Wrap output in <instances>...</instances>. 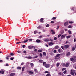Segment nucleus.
I'll return each instance as SVG.
<instances>
[{"mask_svg":"<svg viewBox=\"0 0 76 76\" xmlns=\"http://www.w3.org/2000/svg\"><path fill=\"white\" fill-rule=\"evenodd\" d=\"M70 60L71 61H72L73 63H74L76 61V56L73 57V58H70Z\"/></svg>","mask_w":76,"mask_h":76,"instance_id":"1","label":"nucleus"},{"mask_svg":"<svg viewBox=\"0 0 76 76\" xmlns=\"http://www.w3.org/2000/svg\"><path fill=\"white\" fill-rule=\"evenodd\" d=\"M61 55L60 54H57L55 57V59H56V60H58V59H59V58H60V57H59V56H60Z\"/></svg>","mask_w":76,"mask_h":76,"instance_id":"2","label":"nucleus"},{"mask_svg":"<svg viewBox=\"0 0 76 76\" xmlns=\"http://www.w3.org/2000/svg\"><path fill=\"white\" fill-rule=\"evenodd\" d=\"M75 72V71L73 69H71V74L72 76H75V74H74V72Z\"/></svg>","mask_w":76,"mask_h":76,"instance_id":"3","label":"nucleus"},{"mask_svg":"<svg viewBox=\"0 0 76 76\" xmlns=\"http://www.w3.org/2000/svg\"><path fill=\"white\" fill-rule=\"evenodd\" d=\"M50 64H46L44 65V66L46 68H49V67H50Z\"/></svg>","mask_w":76,"mask_h":76,"instance_id":"4","label":"nucleus"},{"mask_svg":"<svg viewBox=\"0 0 76 76\" xmlns=\"http://www.w3.org/2000/svg\"><path fill=\"white\" fill-rule=\"evenodd\" d=\"M64 47L65 49H67L69 47V45H66L64 46Z\"/></svg>","mask_w":76,"mask_h":76,"instance_id":"5","label":"nucleus"},{"mask_svg":"<svg viewBox=\"0 0 76 76\" xmlns=\"http://www.w3.org/2000/svg\"><path fill=\"white\" fill-rule=\"evenodd\" d=\"M28 48H29V49H32L33 48H34V49H35V48L34 46H28Z\"/></svg>","mask_w":76,"mask_h":76,"instance_id":"6","label":"nucleus"},{"mask_svg":"<svg viewBox=\"0 0 76 76\" xmlns=\"http://www.w3.org/2000/svg\"><path fill=\"white\" fill-rule=\"evenodd\" d=\"M69 23V22H66L64 23V26H67V25H68V24Z\"/></svg>","mask_w":76,"mask_h":76,"instance_id":"7","label":"nucleus"},{"mask_svg":"<svg viewBox=\"0 0 76 76\" xmlns=\"http://www.w3.org/2000/svg\"><path fill=\"white\" fill-rule=\"evenodd\" d=\"M51 32L52 33V34L53 35L54 34H56V32L54 31V30H51Z\"/></svg>","mask_w":76,"mask_h":76,"instance_id":"8","label":"nucleus"},{"mask_svg":"<svg viewBox=\"0 0 76 76\" xmlns=\"http://www.w3.org/2000/svg\"><path fill=\"white\" fill-rule=\"evenodd\" d=\"M58 53H61V51H62V49H61V48H60L58 49Z\"/></svg>","mask_w":76,"mask_h":76,"instance_id":"9","label":"nucleus"},{"mask_svg":"<svg viewBox=\"0 0 76 76\" xmlns=\"http://www.w3.org/2000/svg\"><path fill=\"white\" fill-rule=\"evenodd\" d=\"M69 63L67 62L65 64V67H69Z\"/></svg>","mask_w":76,"mask_h":76,"instance_id":"10","label":"nucleus"},{"mask_svg":"<svg viewBox=\"0 0 76 76\" xmlns=\"http://www.w3.org/2000/svg\"><path fill=\"white\" fill-rule=\"evenodd\" d=\"M26 71L28 72H29V73H30V74H31V75H32V74H33L34 73V72H33L31 71H29L27 70Z\"/></svg>","mask_w":76,"mask_h":76,"instance_id":"11","label":"nucleus"},{"mask_svg":"<svg viewBox=\"0 0 76 76\" xmlns=\"http://www.w3.org/2000/svg\"><path fill=\"white\" fill-rule=\"evenodd\" d=\"M15 73H11L10 74V76H15Z\"/></svg>","mask_w":76,"mask_h":76,"instance_id":"12","label":"nucleus"},{"mask_svg":"<svg viewBox=\"0 0 76 76\" xmlns=\"http://www.w3.org/2000/svg\"><path fill=\"white\" fill-rule=\"evenodd\" d=\"M49 45L50 46H51L52 45H54V43L52 42H50V43H49Z\"/></svg>","mask_w":76,"mask_h":76,"instance_id":"13","label":"nucleus"},{"mask_svg":"<svg viewBox=\"0 0 76 76\" xmlns=\"http://www.w3.org/2000/svg\"><path fill=\"white\" fill-rule=\"evenodd\" d=\"M17 69L18 70H21L22 69V67L21 66H18L17 68Z\"/></svg>","mask_w":76,"mask_h":76,"instance_id":"14","label":"nucleus"},{"mask_svg":"<svg viewBox=\"0 0 76 76\" xmlns=\"http://www.w3.org/2000/svg\"><path fill=\"white\" fill-rule=\"evenodd\" d=\"M26 58H28V59H32V56H28V57H26Z\"/></svg>","mask_w":76,"mask_h":76,"instance_id":"15","label":"nucleus"},{"mask_svg":"<svg viewBox=\"0 0 76 76\" xmlns=\"http://www.w3.org/2000/svg\"><path fill=\"white\" fill-rule=\"evenodd\" d=\"M40 22H42V23H43L44 22V21H43V20H44V18H42L40 19Z\"/></svg>","mask_w":76,"mask_h":76,"instance_id":"16","label":"nucleus"},{"mask_svg":"<svg viewBox=\"0 0 76 76\" xmlns=\"http://www.w3.org/2000/svg\"><path fill=\"white\" fill-rule=\"evenodd\" d=\"M64 38H65V35H63L61 36V39H64Z\"/></svg>","mask_w":76,"mask_h":76,"instance_id":"17","label":"nucleus"},{"mask_svg":"<svg viewBox=\"0 0 76 76\" xmlns=\"http://www.w3.org/2000/svg\"><path fill=\"white\" fill-rule=\"evenodd\" d=\"M70 52H69L67 53L66 54V56H69L71 54Z\"/></svg>","mask_w":76,"mask_h":76,"instance_id":"18","label":"nucleus"},{"mask_svg":"<svg viewBox=\"0 0 76 76\" xmlns=\"http://www.w3.org/2000/svg\"><path fill=\"white\" fill-rule=\"evenodd\" d=\"M28 41V39H26L23 42H22L23 43H25L26 42H27Z\"/></svg>","mask_w":76,"mask_h":76,"instance_id":"19","label":"nucleus"},{"mask_svg":"<svg viewBox=\"0 0 76 76\" xmlns=\"http://www.w3.org/2000/svg\"><path fill=\"white\" fill-rule=\"evenodd\" d=\"M36 42H37L38 43H39L41 42V41L40 40L38 39L36 40Z\"/></svg>","mask_w":76,"mask_h":76,"instance_id":"20","label":"nucleus"},{"mask_svg":"<svg viewBox=\"0 0 76 76\" xmlns=\"http://www.w3.org/2000/svg\"><path fill=\"white\" fill-rule=\"evenodd\" d=\"M54 47L55 49H58V48H59V46L58 45H56Z\"/></svg>","mask_w":76,"mask_h":76,"instance_id":"21","label":"nucleus"},{"mask_svg":"<svg viewBox=\"0 0 76 76\" xmlns=\"http://www.w3.org/2000/svg\"><path fill=\"white\" fill-rule=\"evenodd\" d=\"M30 65H31V67H33V66H34V64L33 63H31L30 64Z\"/></svg>","mask_w":76,"mask_h":76,"instance_id":"22","label":"nucleus"},{"mask_svg":"<svg viewBox=\"0 0 76 76\" xmlns=\"http://www.w3.org/2000/svg\"><path fill=\"white\" fill-rule=\"evenodd\" d=\"M44 41H45V42H48L50 41V40L49 39H45L44 40Z\"/></svg>","mask_w":76,"mask_h":76,"instance_id":"23","label":"nucleus"},{"mask_svg":"<svg viewBox=\"0 0 76 76\" xmlns=\"http://www.w3.org/2000/svg\"><path fill=\"white\" fill-rule=\"evenodd\" d=\"M63 33H64V31H61L60 32V33L61 34H63Z\"/></svg>","mask_w":76,"mask_h":76,"instance_id":"24","label":"nucleus"},{"mask_svg":"<svg viewBox=\"0 0 76 76\" xmlns=\"http://www.w3.org/2000/svg\"><path fill=\"white\" fill-rule=\"evenodd\" d=\"M24 70H25V66H23L22 68V72H23V71H24Z\"/></svg>","mask_w":76,"mask_h":76,"instance_id":"25","label":"nucleus"},{"mask_svg":"<svg viewBox=\"0 0 76 76\" xmlns=\"http://www.w3.org/2000/svg\"><path fill=\"white\" fill-rule=\"evenodd\" d=\"M1 73L2 75L4 74V71L1 70Z\"/></svg>","mask_w":76,"mask_h":76,"instance_id":"26","label":"nucleus"},{"mask_svg":"<svg viewBox=\"0 0 76 76\" xmlns=\"http://www.w3.org/2000/svg\"><path fill=\"white\" fill-rule=\"evenodd\" d=\"M42 50H38V52L39 53L42 52Z\"/></svg>","mask_w":76,"mask_h":76,"instance_id":"27","label":"nucleus"},{"mask_svg":"<svg viewBox=\"0 0 76 76\" xmlns=\"http://www.w3.org/2000/svg\"><path fill=\"white\" fill-rule=\"evenodd\" d=\"M39 62H40V63H42L43 62V60H39Z\"/></svg>","mask_w":76,"mask_h":76,"instance_id":"28","label":"nucleus"},{"mask_svg":"<svg viewBox=\"0 0 76 76\" xmlns=\"http://www.w3.org/2000/svg\"><path fill=\"white\" fill-rule=\"evenodd\" d=\"M60 66V63H57L56 66L57 67H58Z\"/></svg>","mask_w":76,"mask_h":76,"instance_id":"29","label":"nucleus"},{"mask_svg":"<svg viewBox=\"0 0 76 76\" xmlns=\"http://www.w3.org/2000/svg\"><path fill=\"white\" fill-rule=\"evenodd\" d=\"M61 48H62V49H63V50H64V48H64V46H61Z\"/></svg>","mask_w":76,"mask_h":76,"instance_id":"30","label":"nucleus"},{"mask_svg":"<svg viewBox=\"0 0 76 76\" xmlns=\"http://www.w3.org/2000/svg\"><path fill=\"white\" fill-rule=\"evenodd\" d=\"M43 55H44V56H46V53H45V52H43Z\"/></svg>","mask_w":76,"mask_h":76,"instance_id":"31","label":"nucleus"},{"mask_svg":"<svg viewBox=\"0 0 76 76\" xmlns=\"http://www.w3.org/2000/svg\"><path fill=\"white\" fill-rule=\"evenodd\" d=\"M34 70L35 73H37V72H38V70H37V69H34Z\"/></svg>","mask_w":76,"mask_h":76,"instance_id":"32","label":"nucleus"},{"mask_svg":"<svg viewBox=\"0 0 76 76\" xmlns=\"http://www.w3.org/2000/svg\"><path fill=\"white\" fill-rule=\"evenodd\" d=\"M75 47H72V51H75Z\"/></svg>","mask_w":76,"mask_h":76,"instance_id":"33","label":"nucleus"},{"mask_svg":"<svg viewBox=\"0 0 76 76\" xmlns=\"http://www.w3.org/2000/svg\"><path fill=\"white\" fill-rule=\"evenodd\" d=\"M70 36H66V38H67V39H69V38H70Z\"/></svg>","mask_w":76,"mask_h":76,"instance_id":"34","label":"nucleus"},{"mask_svg":"<svg viewBox=\"0 0 76 76\" xmlns=\"http://www.w3.org/2000/svg\"><path fill=\"white\" fill-rule=\"evenodd\" d=\"M11 60H13L14 59V57H12L10 58Z\"/></svg>","mask_w":76,"mask_h":76,"instance_id":"35","label":"nucleus"},{"mask_svg":"<svg viewBox=\"0 0 76 76\" xmlns=\"http://www.w3.org/2000/svg\"><path fill=\"white\" fill-rule=\"evenodd\" d=\"M50 56H53L54 55V53H50Z\"/></svg>","mask_w":76,"mask_h":76,"instance_id":"36","label":"nucleus"},{"mask_svg":"<svg viewBox=\"0 0 76 76\" xmlns=\"http://www.w3.org/2000/svg\"><path fill=\"white\" fill-rule=\"evenodd\" d=\"M49 41H51V42H53V40L52 39H50L49 40Z\"/></svg>","mask_w":76,"mask_h":76,"instance_id":"37","label":"nucleus"},{"mask_svg":"<svg viewBox=\"0 0 76 76\" xmlns=\"http://www.w3.org/2000/svg\"><path fill=\"white\" fill-rule=\"evenodd\" d=\"M58 75H59V76L61 75V73L60 72H59V73H58Z\"/></svg>","mask_w":76,"mask_h":76,"instance_id":"38","label":"nucleus"},{"mask_svg":"<svg viewBox=\"0 0 76 76\" xmlns=\"http://www.w3.org/2000/svg\"><path fill=\"white\" fill-rule=\"evenodd\" d=\"M26 47V46L24 45H23L22 46V47H23V48H25Z\"/></svg>","mask_w":76,"mask_h":76,"instance_id":"39","label":"nucleus"},{"mask_svg":"<svg viewBox=\"0 0 76 76\" xmlns=\"http://www.w3.org/2000/svg\"><path fill=\"white\" fill-rule=\"evenodd\" d=\"M46 62H43V65H45L46 64Z\"/></svg>","mask_w":76,"mask_h":76,"instance_id":"40","label":"nucleus"},{"mask_svg":"<svg viewBox=\"0 0 76 76\" xmlns=\"http://www.w3.org/2000/svg\"><path fill=\"white\" fill-rule=\"evenodd\" d=\"M68 32H69V35H71V31H68Z\"/></svg>","mask_w":76,"mask_h":76,"instance_id":"41","label":"nucleus"},{"mask_svg":"<svg viewBox=\"0 0 76 76\" xmlns=\"http://www.w3.org/2000/svg\"><path fill=\"white\" fill-rule=\"evenodd\" d=\"M46 27H49V26H50V25L48 24H47L46 25Z\"/></svg>","mask_w":76,"mask_h":76,"instance_id":"42","label":"nucleus"},{"mask_svg":"<svg viewBox=\"0 0 76 76\" xmlns=\"http://www.w3.org/2000/svg\"><path fill=\"white\" fill-rule=\"evenodd\" d=\"M28 40H29L30 42L32 41V39H28Z\"/></svg>","mask_w":76,"mask_h":76,"instance_id":"43","label":"nucleus"},{"mask_svg":"<svg viewBox=\"0 0 76 76\" xmlns=\"http://www.w3.org/2000/svg\"><path fill=\"white\" fill-rule=\"evenodd\" d=\"M61 34H60L58 35V38H60V37H61Z\"/></svg>","mask_w":76,"mask_h":76,"instance_id":"44","label":"nucleus"},{"mask_svg":"<svg viewBox=\"0 0 76 76\" xmlns=\"http://www.w3.org/2000/svg\"><path fill=\"white\" fill-rule=\"evenodd\" d=\"M64 70H66V68H63L62 69V71H64Z\"/></svg>","mask_w":76,"mask_h":76,"instance_id":"45","label":"nucleus"},{"mask_svg":"<svg viewBox=\"0 0 76 76\" xmlns=\"http://www.w3.org/2000/svg\"><path fill=\"white\" fill-rule=\"evenodd\" d=\"M66 72H67V70H65L64 72H63V73H64V74H66Z\"/></svg>","mask_w":76,"mask_h":76,"instance_id":"46","label":"nucleus"},{"mask_svg":"<svg viewBox=\"0 0 76 76\" xmlns=\"http://www.w3.org/2000/svg\"><path fill=\"white\" fill-rule=\"evenodd\" d=\"M21 42H17L16 44H20V43H21Z\"/></svg>","mask_w":76,"mask_h":76,"instance_id":"47","label":"nucleus"},{"mask_svg":"<svg viewBox=\"0 0 76 76\" xmlns=\"http://www.w3.org/2000/svg\"><path fill=\"white\" fill-rule=\"evenodd\" d=\"M39 56H40V57H42V53H40L39 54Z\"/></svg>","mask_w":76,"mask_h":76,"instance_id":"48","label":"nucleus"},{"mask_svg":"<svg viewBox=\"0 0 76 76\" xmlns=\"http://www.w3.org/2000/svg\"><path fill=\"white\" fill-rule=\"evenodd\" d=\"M38 33V32L37 31H35L34 32V33L35 34H37Z\"/></svg>","mask_w":76,"mask_h":76,"instance_id":"49","label":"nucleus"},{"mask_svg":"<svg viewBox=\"0 0 76 76\" xmlns=\"http://www.w3.org/2000/svg\"><path fill=\"white\" fill-rule=\"evenodd\" d=\"M69 23H73L74 22L73 21H69Z\"/></svg>","mask_w":76,"mask_h":76,"instance_id":"50","label":"nucleus"},{"mask_svg":"<svg viewBox=\"0 0 76 76\" xmlns=\"http://www.w3.org/2000/svg\"><path fill=\"white\" fill-rule=\"evenodd\" d=\"M68 27L69 28H72V25H69Z\"/></svg>","mask_w":76,"mask_h":76,"instance_id":"51","label":"nucleus"},{"mask_svg":"<svg viewBox=\"0 0 76 76\" xmlns=\"http://www.w3.org/2000/svg\"><path fill=\"white\" fill-rule=\"evenodd\" d=\"M56 52H57L56 50H55L53 51V52L54 53H56Z\"/></svg>","mask_w":76,"mask_h":76,"instance_id":"52","label":"nucleus"},{"mask_svg":"<svg viewBox=\"0 0 76 76\" xmlns=\"http://www.w3.org/2000/svg\"><path fill=\"white\" fill-rule=\"evenodd\" d=\"M38 57V56H34L33 57V58H37Z\"/></svg>","mask_w":76,"mask_h":76,"instance_id":"53","label":"nucleus"},{"mask_svg":"<svg viewBox=\"0 0 76 76\" xmlns=\"http://www.w3.org/2000/svg\"><path fill=\"white\" fill-rule=\"evenodd\" d=\"M57 38L56 37H55L54 38V40H57Z\"/></svg>","mask_w":76,"mask_h":76,"instance_id":"54","label":"nucleus"},{"mask_svg":"<svg viewBox=\"0 0 76 76\" xmlns=\"http://www.w3.org/2000/svg\"><path fill=\"white\" fill-rule=\"evenodd\" d=\"M10 55L12 56H14V54L13 53H11L10 54Z\"/></svg>","mask_w":76,"mask_h":76,"instance_id":"55","label":"nucleus"},{"mask_svg":"<svg viewBox=\"0 0 76 76\" xmlns=\"http://www.w3.org/2000/svg\"><path fill=\"white\" fill-rule=\"evenodd\" d=\"M43 37L42 35H41L40 36H39V38H43Z\"/></svg>","mask_w":76,"mask_h":76,"instance_id":"56","label":"nucleus"},{"mask_svg":"<svg viewBox=\"0 0 76 76\" xmlns=\"http://www.w3.org/2000/svg\"><path fill=\"white\" fill-rule=\"evenodd\" d=\"M18 53H21V51L18 50L17 51Z\"/></svg>","mask_w":76,"mask_h":76,"instance_id":"57","label":"nucleus"},{"mask_svg":"<svg viewBox=\"0 0 76 76\" xmlns=\"http://www.w3.org/2000/svg\"><path fill=\"white\" fill-rule=\"evenodd\" d=\"M23 53H24L25 54H26V50L24 51Z\"/></svg>","mask_w":76,"mask_h":76,"instance_id":"58","label":"nucleus"},{"mask_svg":"<svg viewBox=\"0 0 76 76\" xmlns=\"http://www.w3.org/2000/svg\"><path fill=\"white\" fill-rule=\"evenodd\" d=\"M54 23V21H52L51 22V23Z\"/></svg>","mask_w":76,"mask_h":76,"instance_id":"59","label":"nucleus"},{"mask_svg":"<svg viewBox=\"0 0 76 76\" xmlns=\"http://www.w3.org/2000/svg\"><path fill=\"white\" fill-rule=\"evenodd\" d=\"M52 19H53L54 20V19H56V17H53Z\"/></svg>","mask_w":76,"mask_h":76,"instance_id":"60","label":"nucleus"},{"mask_svg":"<svg viewBox=\"0 0 76 76\" xmlns=\"http://www.w3.org/2000/svg\"><path fill=\"white\" fill-rule=\"evenodd\" d=\"M59 26H57V28H56V29H58V28H59Z\"/></svg>","mask_w":76,"mask_h":76,"instance_id":"61","label":"nucleus"},{"mask_svg":"<svg viewBox=\"0 0 76 76\" xmlns=\"http://www.w3.org/2000/svg\"><path fill=\"white\" fill-rule=\"evenodd\" d=\"M6 58L7 60H9V58L7 56L6 57Z\"/></svg>","mask_w":76,"mask_h":76,"instance_id":"62","label":"nucleus"},{"mask_svg":"<svg viewBox=\"0 0 76 76\" xmlns=\"http://www.w3.org/2000/svg\"><path fill=\"white\" fill-rule=\"evenodd\" d=\"M49 73V72L48 71H45V73Z\"/></svg>","mask_w":76,"mask_h":76,"instance_id":"63","label":"nucleus"},{"mask_svg":"<svg viewBox=\"0 0 76 76\" xmlns=\"http://www.w3.org/2000/svg\"><path fill=\"white\" fill-rule=\"evenodd\" d=\"M46 76H50V74H47Z\"/></svg>","mask_w":76,"mask_h":76,"instance_id":"64","label":"nucleus"}]
</instances>
